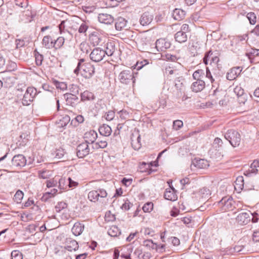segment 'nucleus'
I'll return each instance as SVG.
<instances>
[{
	"instance_id": "09e8293b",
	"label": "nucleus",
	"mask_w": 259,
	"mask_h": 259,
	"mask_svg": "<svg viewBox=\"0 0 259 259\" xmlns=\"http://www.w3.org/2000/svg\"><path fill=\"white\" fill-rule=\"evenodd\" d=\"M142 209L145 212H150L153 209V203L151 202H148L144 205Z\"/></svg>"
},
{
	"instance_id": "0eeeda50",
	"label": "nucleus",
	"mask_w": 259,
	"mask_h": 259,
	"mask_svg": "<svg viewBox=\"0 0 259 259\" xmlns=\"http://www.w3.org/2000/svg\"><path fill=\"white\" fill-rule=\"evenodd\" d=\"M104 50L100 48H95L90 54L91 59L95 62H99L102 61L105 57Z\"/></svg>"
},
{
	"instance_id": "5fc2aeb1",
	"label": "nucleus",
	"mask_w": 259,
	"mask_h": 259,
	"mask_svg": "<svg viewBox=\"0 0 259 259\" xmlns=\"http://www.w3.org/2000/svg\"><path fill=\"white\" fill-rule=\"evenodd\" d=\"M185 93V88L177 89L174 92V96L176 99L181 98Z\"/></svg>"
},
{
	"instance_id": "dca6fc26",
	"label": "nucleus",
	"mask_w": 259,
	"mask_h": 259,
	"mask_svg": "<svg viewBox=\"0 0 259 259\" xmlns=\"http://www.w3.org/2000/svg\"><path fill=\"white\" fill-rule=\"evenodd\" d=\"M153 19V16L149 12H146L142 14L140 18V23L142 26L149 25Z\"/></svg>"
},
{
	"instance_id": "39448f33",
	"label": "nucleus",
	"mask_w": 259,
	"mask_h": 259,
	"mask_svg": "<svg viewBox=\"0 0 259 259\" xmlns=\"http://www.w3.org/2000/svg\"><path fill=\"white\" fill-rule=\"evenodd\" d=\"M235 201L231 196L225 197L218 202L219 207L223 211L233 210L235 207Z\"/></svg>"
},
{
	"instance_id": "aec40b11",
	"label": "nucleus",
	"mask_w": 259,
	"mask_h": 259,
	"mask_svg": "<svg viewBox=\"0 0 259 259\" xmlns=\"http://www.w3.org/2000/svg\"><path fill=\"white\" fill-rule=\"evenodd\" d=\"M66 245L65 248L68 251L76 250L78 248V244L76 241L71 238H67L66 240Z\"/></svg>"
},
{
	"instance_id": "864d4df0",
	"label": "nucleus",
	"mask_w": 259,
	"mask_h": 259,
	"mask_svg": "<svg viewBox=\"0 0 259 259\" xmlns=\"http://www.w3.org/2000/svg\"><path fill=\"white\" fill-rule=\"evenodd\" d=\"M259 56V49H252L248 53V57L250 60L253 59L255 57Z\"/></svg>"
},
{
	"instance_id": "37998d69",
	"label": "nucleus",
	"mask_w": 259,
	"mask_h": 259,
	"mask_svg": "<svg viewBox=\"0 0 259 259\" xmlns=\"http://www.w3.org/2000/svg\"><path fill=\"white\" fill-rule=\"evenodd\" d=\"M57 193L58 189L54 188L52 189L50 192L45 193L42 196V198L45 200H47L48 199L54 197Z\"/></svg>"
},
{
	"instance_id": "603ef678",
	"label": "nucleus",
	"mask_w": 259,
	"mask_h": 259,
	"mask_svg": "<svg viewBox=\"0 0 259 259\" xmlns=\"http://www.w3.org/2000/svg\"><path fill=\"white\" fill-rule=\"evenodd\" d=\"M67 204L63 201L58 202L55 206V210L57 212H60L62 210L67 207Z\"/></svg>"
},
{
	"instance_id": "6e6d98bb",
	"label": "nucleus",
	"mask_w": 259,
	"mask_h": 259,
	"mask_svg": "<svg viewBox=\"0 0 259 259\" xmlns=\"http://www.w3.org/2000/svg\"><path fill=\"white\" fill-rule=\"evenodd\" d=\"M220 61V59L219 57L217 56V53H216L215 56L213 57V59L211 61L210 65L214 67H217L218 69L220 68V64L219 62Z\"/></svg>"
},
{
	"instance_id": "7ed1b4c3",
	"label": "nucleus",
	"mask_w": 259,
	"mask_h": 259,
	"mask_svg": "<svg viewBox=\"0 0 259 259\" xmlns=\"http://www.w3.org/2000/svg\"><path fill=\"white\" fill-rule=\"evenodd\" d=\"M107 196L106 191L104 189H98L96 190H92L88 193V199L92 202H103V199Z\"/></svg>"
},
{
	"instance_id": "58836bf2",
	"label": "nucleus",
	"mask_w": 259,
	"mask_h": 259,
	"mask_svg": "<svg viewBox=\"0 0 259 259\" xmlns=\"http://www.w3.org/2000/svg\"><path fill=\"white\" fill-rule=\"evenodd\" d=\"M122 38L124 39H132L134 37V32L128 29H125L123 33H122Z\"/></svg>"
},
{
	"instance_id": "a18cd8bd",
	"label": "nucleus",
	"mask_w": 259,
	"mask_h": 259,
	"mask_svg": "<svg viewBox=\"0 0 259 259\" xmlns=\"http://www.w3.org/2000/svg\"><path fill=\"white\" fill-rule=\"evenodd\" d=\"M143 245L152 249L157 248L158 246L157 244L154 243L152 240L150 239L144 240L143 241Z\"/></svg>"
},
{
	"instance_id": "4468645a",
	"label": "nucleus",
	"mask_w": 259,
	"mask_h": 259,
	"mask_svg": "<svg viewBox=\"0 0 259 259\" xmlns=\"http://www.w3.org/2000/svg\"><path fill=\"white\" fill-rule=\"evenodd\" d=\"M156 48L158 51H164L170 47L171 44L169 41L165 39L160 38L156 40Z\"/></svg>"
},
{
	"instance_id": "412c9836",
	"label": "nucleus",
	"mask_w": 259,
	"mask_h": 259,
	"mask_svg": "<svg viewBox=\"0 0 259 259\" xmlns=\"http://www.w3.org/2000/svg\"><path fill=\"white\" fill-rule=\"evenodd\" d=\"M192 165L198 168H205L209 166V163L204 159L195 158L192 161Z\"/></svg>"
},
{
	"instance_id": "f257e3e1",
	"label": "nucleus",
	"mask_w": 259,
	"mask_h": 259,
	"mask_svg": "<svg viewBox=\"0 0 259 259\" xmlns=\"http://www.w3.org/2000/svg\"><path fill=\"white\" fill-rule=\"evenodd\" d=\"M84 61L83 59L79 60L77 66L74 70V72L76 74H78L80 69L82 70V75L85 78H90L95 73V67L90 63L82 64Z\"/></svg>"
},
{
	"instance_id": "20e7f679",
	"label": "nucleus",
	"mask_w": 259,
	"mask_h": 259,
	"mask_svg": "<svg viewBox=\"0 0 259 259\" xmlns=\"http://www.w3.org/2000/svg\"><path fill=\"white\" fill-rule=\"evenodd\" d=\"M37 94V91L33 87H28L25 91L23 98L22 99V104L24 106H28L34 100V98Z\"/></svg>"
},
{
	"instance_id": "6e6552de",
	"label": "nucleus",
	"mask_w": 259,
	"mask_h": 259,
	"mask_svg": "<svg viewBox=\"0 0 259 259\" xmlns=\"http://www.w3.org/2000/svg\"><path fill=\"white\" fill-rule=\"evenodd\" d=\"M76 151L77 157L82 158L89 154L90 148L87 143H82L78 145Z\"/></svg>"
},
{
	"instance_id": "393cba45",
	"label": "nucleus",
	"mask_w": 259,
	"mask_h": 259,
	"mask_svg": "<svg viewBox=\"0 0 259 259\" xmlns=\"http://www.w3.org/2000/svg\"><path fill=\"white\" fill-rule=\"evenodd\" d=\"M186 12L181 9H175L172 12V16L175 20L180 21L185 17Z\"/></svg>"
},
{
	"instance_id": "4d7b16f0",
	"label": "nucleus",
	"mask_w": 259,
	"mask_h": 259,
	"mask_svg": "<svg viewBox=\"0 0 259 259\" xmlns=\"http://www.w3.org/2000/svg\"><path fill=\"white\" fill-rule=\"evenodd\" d=\"M104 116L107 120L111 121L114 118L115 112L112 110L109 111L105 113Z\"/></svg>"
},
{
	"instance_id": "9d476101",
	"label": "nucleus",
	"mask_w": 259,
	"mask_h": 259,
	"mask_svg": "<svg viewBox=\"0 0 259 259\" xmlns=\"http://www.w3.org/2000/svg\"><path fill=\"white\" fill-rule=\"evenodd\" d=\"M12 163L16 167H23L26 165V159L23 155L18 154L13 157Z\"/></svg>"
},
{
	"instance_id": "1a4fd4ad",
	"label": "nucleus",
	"mask_w": 259,
	"mask_h": 259,
	"mask_svg": "<svg viewBox=\"0 0 259 259\" xmlns=\"http://www.w3.org/2000/svg\"><path fill=\"white\" fill-rule=\"evenodd\" d=\"M250 215V211L241 212L237 216L236 221L241 225H246L251 221Z\"/></svg>"
},
{
	"instance_id": "c03bdc74",
	"label": "nucleus",
	"mask_w": 259,
	"mask_h": 259,
	"mask_svg": "<svg viewBox=\"0 0 259 259\" xmlns=\"http://www.w3.org/2000/svg\"><path fill=\"white\" fill-rule=\"evenodd\" d=\"M204 71L202 69H199L195 71L193 74V78L195 80L202 79L204 77Z\"/></svg>"
},
{
	"instance_id": "ddd939ff",
	"label": "nucleus",
	"mask_w": 259,
	"mask_h": 259,
	"mask_svg": "<svg viewBox=\"0 0 259 259\" xmlns=\"http://www.w3.org/2000/svg\"><path fill=\"white\" fill-rule=\"evenodd\" d=\"M98 137L97 133L94 130H90L84 134L83 138L85 139V142L89 144H94Z\"/></svg>"
},
{
	"instance_id": "ea45409f",
	"label": "nucleus",
	"mask_w": 259,
	"mask_h": 259,
	"mask_svg": "<svg viewBox=\"0 0 259 259\" xmlns=\"http://www.w3.org/2000/svg\"><path fill=\"white\" fill-rule=\"evenodd\" d=\"M198 194L202 198L206 199L210 195V191L208 188L203 187L199 190Z\"/></svg>"
},
{
	"instance_id": "338daca9",
	"label": "nucleus",
	"mask_w": 259,
	"mask_h": 259,
	"mask_svg": "<svg viewBox=\"0 0 259 259\" xmlns=\"http://www.w3.org/2000/svg\"><path fill=\"white\" fill-rule=\"evenodd\" d=\"M131 206H132V204L128 200H126L122 205L121 208L124 210H128Z\"/></svg>"
},
{
	"instance_id": "cd10ccee",
	"label": "nucleus",
	"mask_w": 259,
	"mask_h": 259,
	"mask_svg": "<svg viewBox=\"0 0 259 259\" xmlns=\"http://www.w3.org/2000/svg\"><path fill=\"white\" fill-rule=\"evenodd\" d=\"M127 26V21L122 17L118 18L115 22V27L117 30H122Z\"/></svg>"
},
{
	"instance_id": "9b49d317",
	"label": "nucleus",
	"mask_w": 259,
	"mask_h": 259,
	"mask_svg": "<svg viewBox=\"0 0 259 259\" xmlns=\"http://www.w3.org/2000/svg\"><path fill=\"white\" fill-rule=\"evenodd\" d=\"M131 145L135 150L139 149L141 146V136L138 131L132 134L131 136Z\"/></svg>"
},
{
	"instance_id": "13d9d810",
	"label": "nucleus",
	"mask_w": 259,
	"mask_h": 259,
	"mask_svg": "<svg viewBox=\"0 0 259 259\" xmlns=\"http://www.w3.org/2000/svg\"><path fill=\"white\" fill-rule=\"evenodd\" d=\"M149 64V61L147 60H143L141 61H138L136 65V68L137 70H140L142 69L144 66L146 65Z\"/></svg>"
},
{
	"instance_id": "f704fd0d",
	"label": "nucleus",
	"mask_w": 259,
	"mask_h": 259,
	"mask_svg": "<svg viewBox=\"0 0 259 259\" xmlns=\"http://www.w3.org/2000/svg\"><path fill=\"white\" fill-rule=\"evenodd\" d=\"M68 181L65 178H61L59 181L58 187L60 190L59 193L62 192V190H66L68 188Z\"/></svg>"
},
{
	"instance_id": "6ab92c4d",
	"label": "nucleus",
	"mask_w": 259,
	"mask_h": 259,
	"mask_svg": "<svg viewBox=\"0 0 259 259\" xmlns=\"http://www.w3.org/2000/svg\"><path fill=\"white\" fill-rule=\"evenodd\" d=\"M164 197L165 199L174 201L177 199V195L174 187H170L165 190Z\"/></svg>"
},
{
	"instance_id": "774afa93",
	"label": "nucleus",
	"mask_w": 259,
	"mask_h": 259,
	"mask_svg": "<svg viewBox=\"0 0 259 259\" xmlns=\"http://www.w3.org/2000/svg\"><path fill=\"white\" fill-rule=\"evenodd\" d=\"M252 240L254 242H259V231H254L252 234Z\"/></svg>"
},
{
	"instance_id": "4be33fe9",
	"label": "nucleus",
	"mask_w": 259,
	"mask_h": 259,
	"mask_svg": "<svg viewBox=\"0 0 259 259\" xmlns=\"http://www.w3.org/2000/svg\"><path fill=\"white\" fill-rule=\"evenodd\" d=\"M104 52L108 56H111L115 50V42L113 41H108L105 46Z\"/></svg>"
},
{
	"instance_id": "b1692460",
	"label": "nucleus",
	"mask_w": 259,
	"mask_h": 259,
	"mask_svg": "<svg viewBox=\"0 0 259 259\" xmlns=\"http://www.w3.org/2000/svg\"><path fill=\"white\" fill-rule=\"evenodd\" d=\"M64 96L66 99L67 105L72 107L75 105L78 100V97L75 95L72 94L66 93Z\"/></svg>"
},
{
	"instance_id": "69168bd1",
	"label": "nucleus",
	"mask_w": 259,
	"mask_h": 259,
	"mask_svg": "<svg viewBox=\"0 0 259 259\" xmlns=\"http://www.w3.org/2000/svg\"><path fill=\"white\" fill-rule=\"evenodd\" d=\"M46 184L48 188L54 187L57 185V181L54 179H51L47 181Z\"/></svg>"
},
{
	"instance_id": "680f3d73",
	"label": "nucleus",
	"mask_w": 259,
	"mask_h": 259,
	"mask_svg": "<svg viewBox=\"0 0 259 259\" xmlns=\"http://www.w3.org/2000/svg\"><path fill=\"white\" fill-rule=\"evenodd\" d=\"M120 117L122 119H126L130 117L129 113L125 110H122L118 112Z\"/></svg>"
},
{
	"instance_id": "f8f14e48",
	"label": "nucleus",
	"mask_w": 259,
	"mask_h": 259,
	"mask_svg": "<svg viewBox=\"0 0 259 259\" xmlns=\"http://www.w3.org/2000/svg\"><path fill=\"white\" fill-rule=\"evenodd\" d=\"M259 168V160H254L251 164L250 167L246 170L244 174L247 177H251L257 173Z\"/></svg>"
},
{
	"instance_id": "f03ea898",
	"label": "nucleus",
	"mask_w": 259,
	"mask_h": 259,
	"mask_svg": "<svg viewBox=\"0 0 259 259\" xmlns=\"http://www.w3.org/2000/svg\"><path fill=\"white\" fill-rule=\"evenodd\" d=\"M225 138L229 142L233 147H238L241 142L240 134L235 130L231 129L227 131L224 134Z\"/></svg>"
},
{
	"instance_id": "de8ad7c7",
	"label": "nucleus",
	"mask_w": 259,
	"mask_h": 259,
	"mask_svg": "<svg viewBox=\"0 0 259 259\" xmlns=\"http://www.w3.org/2000/svg\"><path fill=\"white\" fill-rule=\"evenodd\" d=\"M235 185L240 189H243L244 188L245 184L243 177L239 176L237 178L235 181Z\"/></svg>"
},
{
	"instance_id": "79ce46f5",
	"label": "nucleus",
	"mask_w": 259,
	"mask_h": 259,
	"mask_svg": "<svg viewBox=\"0 0 259 259\" xmlns=\"http://www.w3.org/2000/svg\"><path fill=\"white\" fill-rule=\"evenodd\" d=\"M165 58L167 61H170L171 62H178L179 63V61H181V58L177 57L175 55H172L170 53H167L165 55Z\"/></svg>"
},
{
	"instance_id": "3c124183",
	"label": "nucleus",
	"mask_w": 259,
	"mask_h": 259,
	"mask_svg": "<svg viewBox=\"0 0 259 259\" xmlns=\"http://www.w3.org/2000/svg\"><path fill=\"white\" fill-rule=\"evenodd\" d=\"M11 257L12 259H23L22 253L17 250L12 251Z\"/></svg>"
},
{
	"instance_id": "a878e982",
	"label": "nucleus",
	"mask_w": 259,
	"mask_h": 259,
	"mask_svg": "<svg viewBox=\"0 0 259 259\" xmlns=\"http://www.w3.org/2000/svg\"><path fill=\"white\" fill-rule=\"evenodd\" d=\"M42 45L46 49H52L54 47V40L52 39L51 36H45L42 40Z\"/></svg>"
},
{
	"instance_id": "c756f323",
	"label": "nucleus",
	"mask_w": 259,
	"mask_h": 259,
	"mask_svg": "<svg viewBox=\"0 0 259 259\" xmlns=\"http://www.w3.org/2000/svg\"><path fill=\"white\" fill-rule=\"evenodd\" d=\"M216 53L212 52L211 50L206 52L203 58V62L205 65H207L209 62V64H211V61L213 59V57L215 56Z\"/></svg>"
},
{
	"instance_id": "473e14b6",
	"label": "nucleus",
	"mask_w": 259,
	"mask_h": 259,
	"mask_svg": "<svg viewBox=\"0 0 259 259\" xmlns=\"http://www.w3.org/2000/svg\"><path fill=\"white\" fill-rule=\"evenodd\" d=\"M107 146V142L105 138H99L98 141L95 142L93 145V148H105Z\"/></svg>"
},
{
	"instance_id": "5701e85b",
	"label": "nucleus",
	"mask_w": 259,
	"mask_h": 259,
	"mask_svg": "<svg viewBox=\"0 0 259 259\" xmlns=\"http://www.w3.org/2000/svg\"><path fill=\"white\" fill-rule=\"evenodd\" d=\"M84 228V224L80 222H76L71 229L72 233L76 236L80 235Z\"/></svg>"
},
{
	"instance_id": "052dcab7",
	"label": "nucleus",
	"mask_w": 259,
	"mask_h": 259,
	"mask_svg": "<svg viewBox=\"0 0 259 259\" xmlns=\"http://www.w3.org/2000/svg\"><path fill=\"white\" fill-rule=\"evenodd\" d=\"M247 17L248 19L250 24H254L256 22V16L254 13L250 12L248 13L247 15Z\"/></svg>"
},
{
	"instance_id": "2eb2a0df",
	"label": "nucleus",
	"mask_w": 259,
	"mask_h": 259,
	"mask_svg": "<svg viewBox=\"0 0 259 259\" xmlns=\"http://www.w3.org/2000/svg\"><path fill=\"white\" fill-rule=\"evenodd\" d=\"M104 37L98 33H93L90 36L89 40L93 46L101 45L104 42L103 41Z\"/></svg>"
},
{
	"instance_id": "f3484780",
	"label": "nucleus",
	"mask_w": 259,
	"mask_h": 259,
	"mask_svg": "<svg viewBox=\"0 0 259 259\" xmlns=\"http://www.w3.org/2000/svg\"><path fill=\"white\" fill-rule=\"evenodd\" d=\"M98 18L100 23L107 25L113 23L114 20L112 16L106 13L99 14Z\"/></svg>"
},
{
	"instance_id": "bb28decb",
	"label": "nucleus",
	"mask_w": 259,
	"mask_h": 259,
	"mask_svg": "<svg viewBox=\"0 0 259 259\" xmlns=\"http://www.w3.org/2000/svg\"><path fill=\"white\" fill-rule=\"evenodd\" d=\"M99 132L101 135L105 137H108L111 135L112 130L108 125L103 124L99 127Z\"/></svg>"
},
{
	"instance_id": "e2e57ef3",
	"label": "nucleus",
	"mask_w": 259,
	"mask_h": 259,
	"mask_svg": "<svg viewBox=\"0 0 259 259\" xmlns=\"http://www.w3.org/2000/svg\"><path fill=\"white\" fill-rule=\"evenodd\" d=\"M183 125L182 121L180 120H177L173 122V128L176 130H179Z\"/></svg>"
},
{
	"instance_id": "8fccbe9b",
	"label": "nucleus",
	"mask_w": 259,
	"mask_h": 259,
	"mask_svg": "<svg viewBox=\"0 0 259 259\" xmlns=\"http://www.w3.org/2000/svg\"><path fill=\"white\" fill-rule=\"evenodd\" d=\"M24 196L23 192L21 190H18L14 195V199L17 203H20Z\"/></svg>"
},
{
	"instance_id": "c9c22d12",
	"label": "nucleus",
	"mask_w": 259,
	"mask_h": 259,
	"mask_svg": "<svg viewBox=\"0 0 259 259\" xmlns=\"http://www.w3.org/2000/svg\"><path fill=\"white\" fill-rule=\"evenodd\" d=\"M108 234L112 237H116L120 234V231L117 226H112L108 230Z\"/></svg>"
},
{
	"instance_id": "bf43d9fd",
	"label": "nucleus",
	"mask_w": 259,
	"mask_h": 259,
	"mask_svg": "<svg viewBox=\"0 0 259 259\" xmlns=\"http://www.w3.org/2000/svg\"><path fill=\"white\" fill-rule=\"evenodd\" d=\"M234 92L238 97H241L244 95V90L240 86H236L234 89Z\"/></svg>"
},
{
	"instance_id": "7c9ffc66",
	"label": "nucleus",
	"mask_w": 259,
	"mask_h": 259,
	"mask_svg": "<svg viewBox=\"0 0 259 259\" xmlns=\"http://www.w3.org/2000/svg\"><path fill=\"white\" fill-rule=\"evenodd\" d=\"M176 40L180 43L185 42L187 40V35L186 33L183 31H179L175 35Z\"/></svg>"
},
{
	"instance_id": "423d86ee",
	"label": "nucleus",
	"mask_w": 259,
	"mask_h": 259,
	"mask_svg": "<svg viewBox=\"0 0 259 259\" xmlns=\"http://www.w3.org/2000/svg\"><path fill=\"white\" fill-rule=\"evenodd\" d=\"M118 79L123 84H127L132 82L135 83L136 79L132 70H124L121 71L118 75Z\"/></svg>"
},
{
	"instance_id": "72a5a7b5",
	"label": "nucleus",
	"mask_w": 259,
	"mask_h": 259,
	"mask_svg": "<svg viewBox=\"0 0 259 259\" xmlns=\"http://www.w3.org/2000/svg\"><path fill=\"white\" fill-rule=\"evenodd\" d=\"M67 22H68L67 20L61 21V23L59 25L58 27L60 33L62 34L63 33L67 32L68 35V38L69 39H71L73 37L72 34L71 33H70V32L68 30L65 29V24Z\"/></svg>"
},
{
	"instance_id": "a19ab883",
	"label": "nucleus",
	"mask_w": 259,
	"mask_h": 259,
	"mask_svg": "<svg viewBox=\"0 0 259 259\" xmlns=\"http://www.w3.org/2000/svg\"><path fill=\"white\" fill-rule=\"evenodd\" d=\"M52 172L49 170H44L38 171V177L40 178L46 179L52 176Z\"/></svg>"
},
{
	"instance_id": "2f4dec72",
	"label": "nucleus",
	"mask_w": 259,
	"mask_h": 259,
	"mask_svg": "<svg viewBox=\"0 0 259 259\" xmlns=\"http://www.w3.org/2000/svg\"><path fill=\"white\" fill-rule=\"evenodd\" d=\"M70 121V116L68 115H65L57 121V124L59 127H64L68 124Z\"/></svg>"
},
{
	"instance_id": "c85d7f7f",
	"label": "nucleus",
	"mask_w": 259,
	"mask_h": 259,
	"mask_svg": "<svg viewBox=\"0 0 259 259\" xmlns=\"http://www.w3.org/2000/svg\"><path fill=\"white\" fill-rule=\"evenodd\" d=\"M239 67H234L231 69L227 73L226 77L229 80H233L235 79L239 74L240 71Z\"/></svg>"
},
{
	"instance_id": "4c0bfd02",
	"label": "nucleus",
	"mask_w": 259,
	"mask_h": 259,
	"mask_svg": "<svg viewBox=\"0 0 259 259\" xmlns=\"http://www.w3.org/2000/svg\"><path fill=\"white\" fill-rule=\"evenodd\" d=\"M64 41L65 38L64 37H59L56 40L54 41V48L56 50L60 49L63 46Z\"/></svg>"
},
{
	"instance_id": "e433bc0d",
	"label": "nucleus",
	"mask_w": 259,
	"mask_h": 259,
	"mask_svg": "<svg viewBox=\"0 0 259 259\" xmlns=\"http://www.w3.org/2000/svg\"><path fill=\"white\" fill-rule=\"evenodd\" d=\"M81 99L83 101L93 100L94 99V95L92 93L85 91L83 93H81Z\"/></svg>"
},
{
	"instance_id": "0e129e2a",
	"label": "nucleus",
	"mask_w": 259,
	"mask_h": 259,
	"mask_svg": "<svg viewBox=\"0 0 259 259\" xmlns=\"http://www.w3.org/2000/svg\"><path fill=\"white\" fill-rule=\"evenodd\" d=\"M15 44L17 49H19L25 46V41L23 39H16Z\"/></svg>"
},
{
	"instance_id": "a211bd4d",
	"label": "nucleus",
	"mask_w": 259,
	"mask_h": 259,
	"mask_svg": "<svg viewBox=\"0 0 259 259\" xmlns=\"http://www.w3.org/2000/svg\"><path fill=\"white\" fill-rule=\"evenodd\" d=\"M205 87V83L202 79L196 80L191 86V90L195 93H198L202 91Z\"/></svg>"
},
{
	"instance_id": "49530a36",
	"label": "nucleus",
	"mask_w": 259,
	"mask_h": 259,
	"mask_svg": "<svg viewBox=\"0 0 259 259\" xmlns=\"http://www.w3.org/2000/svg\"><path fill=\"white\" fill-rule=\"evenodd\" d=\"M34 56L35 58V63L37 66H40L42 64L44 60V56L40 54L36 51H34Z\"/></svg>"
}]
</instances>
